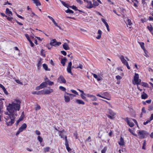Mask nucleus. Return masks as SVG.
Masks as SVG:
<instances>
[{
	"label": "nucleus",
	"mask_w": 153,
	"mask_h": 153,
	"mask_svg": "<svg viewBox=\"0 0 153 153\" xmlns=\"http://www.w3.org/2000/svg\"><path fill=\"white\" fill-rule=\"evenodd\" d=\"M76 103L79 104L84 105L85 104V102L83 101L80 100H76Z\"/></svg>",
	"instance_id": "aec40b11"
},
{
	"label": "nucleus",
	"mask_w": 153,
	"mask_h": 153,
	"mask_svg": "<svg viewBox=\"0 0 153 153\" xmlns=\"http://www.w3.org/2000/svg\"><path fill=\"white\" fill-rule=\"evenodd\" d=\"M44 51V50L43 49H42L41 50V53H40V54L41 55V56H44V57H45V53H44L43 52V51Z\"/></svg>",
	"instance_id": "5fc2aeb1"
},
{
	"label": "nucleus",
	"mask_w": 153,
	"mask_h": 153,
	"mask_svg": "<svg viewBox=\"0 0 153 153\" xmlns=\"http://www.w3.org/2000/svg\"><path fill=\"white\" fill-rule=\"evenodd\" d=\"M141 85L145 87H148V84L146 82H142L141 83Z\"/></svg>",
	"instance_id": "473e14b6"
},
{
	"label": "nucleus",
	"mask_w": 153,
	"mask_h": 153,
	"mask_svg": "<svg viewBox=\"0 0 153 153\" xmlns=\"http://www.w3.org/2000/svg\"><path fill=\"white\" fill-rule=\"evenodd\" d=\"M86 2H87L88 4V5L86 6L87 8L90 9L94 7L91 1L87 0V1H86Z\"/></svg>",
	"instance_id": "1a4fd4ad"
},
{
	"label": "nucleus",
	"mask_w": 153,
	"mask_h": 153,
	"mask_svg": "<svg viewBox=\"0 0 153 153\" xmlns=\"http://www.w3.org/2000/svg\"><path fill=\"white\" fill-rule=\"evenodd\" d=\"M59 89L62 91H66V88L65 87L62 86H60L59 87Z\"/></svg>",
	"instance_id": "09e8293b"
},
{
	"label": "nucleus",
	"mask_w": 153,
	"mask_h": 153,
	"mask_svg": "<svg viewBox=\"0 0 153 153\" xmlns=\"http://www.w3.org/2000/svg\"><path fill=\"white\" fill-rule=\"evenodd\" d=\"M33 1V3L35 4L36 5L38 6H39L41 5V3L39 2L38 0H32Z\"/></svg>",
	"instance_id": "4468645a"
},
{
	"label": "nucleus",
	"mask_w": 153,
	"mask_h": 153,
	"mask_svg": "<svg viewBox=\"0 0 153 153\" xmlns=\"http://www.w3.org/2000/svg\"><path fill=\"white\" fill-rule=\"evenodd\" d=\"M43 67L46 71H50V69L48 68L47 65L45 64H43Z\"/></svg>",
	"instance_id": "b1692460"
},
{
	"label": "nucleus",
	"mask_w": 153,
	"mask_h": 153,
	"mask_svg": "<svg viewBox=\"0 0 153 153\" xmlns=\"http://www.w3.org/2000/svg\"><path fill=\"white\" fill-rule=\"evenodd\" d=\"M69 7L75 10V11H77L78 9H77V7L74 5H73L72 6H69Z\"/></svg>",
	"instance_id": "79ce46f5"
},
{
	"label": "nucleus",
	"mask_w": 153,
	"mask_h": 153,
	"mask_svg": "<svg viewBox=\"0 0 153 153\" xmlns=\"http://www.w3.org/2000/svg\"><path fill=\"white\" fill-rule=\"evenodd\" d=\"M116 77L118 80H120L122 78V77L119 75L117 76H116Z\"/></svg>",
	"instance_id": "69168bd1"
},
{
	"label": "nucleus",
	"mask_w": 153,
	"mask_h": 153,
	"mask_svg": "<svg viewBox=\"0 0 153 153\" xmlns=\"http://www.w3.org/2000/svg\"><path fill=\"white\" fill-rule=\"evenodd\" d=\"M139 43L140 45L141 48L143 49H145V47L144 46V43L143 42H139Z\"/></svg>",
	"instance_id": "c9c22d12"
},
{
	"label": "nucleus",
	"mask_w": 153,
	"mask_h": 153,
	"mask_svg": "<svg viewBox=\"0 0 153 153\" xmlns=\"http://www.w3.org/2000/svg\"><path fill=\"white\" fill-rule=\"evenodd\" d=\"M71 91L74 94L76 95H78V93L75 90H71Z\"/></svg>",
	"instance_id": "bf43d9fd"
},
{
	"label": "nucleus",
	"mask_w": 153,
	"mask_h": 153,
	"mask_svg": "<svg viewBox=\"0 0 153 153\" xmlns=\"http://www.w3.org/2000/svg\"><path fill=\"white\" fill-rule=\"evenodd\" d=\"M101 20L102 21V22L105 24V26H108V24L106 22V21H105L104 19L103 18H102Z\"/></svg>",
	"instance_id": "de8ad7c7"
},
{
	"label": "nucleus",
	"mask_w": 153,
	"mask_h": 153,
	"mask_svg": "<svg viewBox=\"0 0 153 153\" xmlns=\"http://www.w3.org/2000/svg\"><path fill=\"white\" fill-rule=\"evenodd\" d=\"M64 98H65V101L66 102H68L70 101V98L69 96H66L65 95L64 96Z\"/></svg>",
	"instance_id": "cd10ccee"
},
{
	"label": "nucleus",
	"mask_w": 153,
	"mask_h": 153,
	"mask_svg": "<svg viewBox=\"0 0 153 153\" xmlns=\"http://www.w3.org/2000/svg\"><path fill=\"white\" fill-rule=\"evenodd\" d=\"M46 82H47V83H48V84L49 85H52L54 84L53 82L50 81V80H47Z\"/></svg>",
	"instance_id": "37998d69"
},
{
	"label": "nucleus",
	"mask_w": 153,
	"mask_h": 153,
	"mask_svg": "<svg viewBox=\"0 0 153 153\" xmlns=\"http://www.w3.org/2000/svg\"><path fill=\"white\" fill-rule=\"evenodd\" d=\"M41 108L40 106L39 105H37L36 106L35 108V110L36 111H37L38 110H39Z\"/></svg>",
	"instance_id": "052dcab7"
},
{
	"label": "nucleus",
	"mask_w": 153,
	"mask_h": 153,
	"mask_svg": "<svg viewBox=\"0 0 153 153\" xmlns=\"http://www.w3.org/2000/svg\"><path fill=\"white\" fill-rule=\"evenodd\" d=\"M142 2L143 7H145L146 6V3L145 2V0H142Z\"/></svg>",
	"instance_id": "c03bdc74"
},
{
	"label": "nucleus",
	"mask_w": 153,
	"mask_h": 153,
	"mask_svg": "<svg viewBox=\"0 0 153 153\" xmlns=\"http://www.w3.org/2000/svg\"><path fill=\"white\" fill-rule=\"evenodd\" d=\"M153 120V114H152L150 117L149 118L148 120L150 122L151 120Z\"/></svg>",
	"instance_id": "338daca9"
},
{
	"label": "nucleus",
	"mask_w": 153,
	"mask_h": 153,
	"mask_svg": "<svg viewBox=\"0 0 153 153\" xmlns=\"http://www.w3.org/2000/svg\"><path fill=\"white\" fill-rule=\"evenodd\" d=\"M107 150V147H105L101 151L102 153H105Z\"/></svg>",
	"instance_id": "8fccbe9b"
},
{
	"label": "nucleus",
	"mask_w": 153,
	"mask_h": 153,
	"mask_svg": "<svg viewBox=\"0 0 153 153\" xmlns=\"http://www.w3.org/2000/svg\"><path fill=\"white\" fill-rule=\"evenodd\" d=\"M0 87L2 88L5 94H8V93L2 84L0 83Z\"/></svg>",
	"instance_id": "6ab92c4d"
},
{
	"label": "nucleus",
	"mask_w": 153,
	"mask_h": 153,
	"mask_svg": "<svg viewBox=\"0 0 153 153\" xmlns=\"http://www.w3.org/2000/svg\"><path fill=\"white\" fill-rule=\"evenodd\" d=\"M58 80L60 83H65L66 81L64 77L62 75H60L58 78Z\"/></svg>",
	"instance_id": "0eeeda50"
},
{
	"label": "nucleus",
	"mask_w": 153,
	"mask_h": 153,
	"mask_svg": "<svg viewBox=\"0 0 153 153\" xmlns=\"http://www.w3.org/2000/svg\"><path fill=\"white\" fill-rule=\"evenodd\" d=\"M48 17L49 19H50L51 20H52V22H53V23L55 26H57V23L55 21L54 19L52 17L49 16H48Z\"/></svg>",
	"instance_id": "bb28decb"
},
{
	"label": "nucleus",
	"mask_w": 153,
	"mask_h": 153,
	"mask_svg": "<svg viewBox=\"0 0 153 153\" xmlns=\"http://www.w3.org/2000/svg\"><path fill=\"white\" fill-rule=\"evenodd\" d=\"M120 141L118 143L119 144L120 146H123L124 145L125 143L123 139L121 137L120 139Z\"/></svg>",
	"instance_id": "ddd939ff"
},
{
	"label": "nucleus",
	"mask_w": 153,
	"mask_h": 153,
	"mask_svg": "<svg viewBox=\"0 0 153 153\" xmlns=\"http://www.w3.org/2000/svg\"><path fill=\"white\" fill-rule=\"evenodd\" d=\"M83 94H80L81 97L83 100H87L86 97L84 96Z\"/></svg>",
	"instance_id": "680f3d73"
},
{
	"label": "nucleus",
	"mask_w": 153,
	"mask_h": 153,
	"mask_svg": "<svg viewBox=\"0 0 153 153\" xmlns=\"http://www.w3.org/2000/svg\"><path fill=\"white\" fill-rule=\"evenodd\" d=\"M61 52L62 54H63L64 56H65L66 55V52L64 51H61Z\"/></svg>",
	"instance_id": "774afa93"
},
{
	"label": "nucleus",
	"mask_w": 153,
	"mask_h": 153,
	"mask_svg": "<svg viewBox=\"0 0 153 153\" xmlns=\"http://www.w3.org/2000/svg\"><path fill=\"white\" fill-rule=\"evenodd\" d=\"M151 26H147V28L150 31H151V30H152L153 29V27H152V25H151Z\"/></svg>",
	"instance_id": "e2e57ef3"
},
{
	"label": "nucleus",
	"mask_w": 153,
	"mask_h": 153,
	"mask_svg": "<svg viewBox=\"0 0 153 153\" xmlns=\"http://www.w3.org/2000/svg\"><path fill=\"white\" fill-rule=\"evenodd\" d=\"M61 2L62 3V4L65 6V7H66L67 8H68L69 7V5L66 4L65 2L63 1H61Z\"/></svg>",
	"instance_id": "72a5a7b5"
},
{
	"label": "nucleus",
	"mask_w": 153,
	"mask_h": 153,
	"mask_svg": "<svg viewBox=\"0 0 153 153\" xmlns=\"http://www.w3.org/2000/svg\"><path fill=\"white\" fill-rule=\"evenodd\" d=\"M97 33L99 34V35L96 37V38L97 39H99L101 37L102 32L100 30H99L98 31Z\"/></svg>",
	"instance_id": "412c9836"
},
{
	"label": "nucleus",
	"mask_w": 153,
	"mask_h": 153,
	"mask_svg": "<svg viewBox=\"0 0 153 153\" xmlns=\"http://www.w3.org/2000/svg\"><path fill=\"white\" fill-rule=\"evenodd\" d=\"M7 19L8 20L11 22H13V20L15 21L16 20L15 19H14L12 17H7Z\"/></svg>",
	"instance_id": "a19ab883"
},
{
	"label": "nucleus",
	"mask_w": 153,
	"mask_h": 153,
	"mask_svg": "<svg viewBox=\"0 0 153 153\" xmlns=\"http://www.w3.org/2000/svg\"><path fill=\"white\" fill-rule=\"evenodd\" d=\"M43 91L42 94H49L53 92V90L49 88V89L42 90Z\"/></svg>",
	"instance_id": "423d86ee"
},
{
	"label": "nucleus",
	"mask_w": 153,
	"mask_h": 153,
	"mask_svg": "<svg viewBox=\"0 0 153 153\" xmlns=\"http://www.w3.org/2000/svg\"><path fill=\"white\" fill-rule=\"evenodd\" d=\"M126 23V24L127 25H129V26L131 25L132 24L131 20L129 19H127Z\"/></svg>",
	"instance_id": "f704fd0d"
},
{
	"label": "nucleus",
	"mask_w": 153,
	"mask_h": 153,
	"mask_svg": "<svg viewBox=\"0 0 153 153\" xmlns=\"http://www.w3.org/2000/svg\"><path fill=\"white\" fill-rule=\"evenodd\" d=\"M43 91L42 90L39 91H35L32 92V94H36L37 95H41L42 94Z\"/></svg>",
	"instance_id": "4be33fe9"
},
{
	"label": "nucleus",
	"mask_w": 153,
	"mask_h": 153,
	"mask_svg": "<svg viewBox=\"0 0 153 153\" xmlns=\"http://www.w3.org/2000/svg\"><path fill=\"white\" fill-rule=\"evenodd\" d=\"M99 5V4L97 1H95L94 2L93 5L94 6L93 7H95L96 6H98Z\"/></svg>",
	"instance_id": "58836bf2"
},
{
	"label": "nucleus",
	"mask_w": 153,
	"mask_h": 153,
	"mask_svg": "<svg viewBox=\"0 0 153 153\" xmlns=\"http://www.w3.org/2000/svg\"><path fill=\"white\" fill-rule=\"evenodd\" d=\"M146 146V140H144V142L143 143V146L142 149H146V148H145Z\"/></svg>",
	"instance_id": "864d4df0"
},
{
	"label": "nucleus",
	"mask_w": 153,
	"mask_h": 153,
	"mask_svg": "<svg viewBox=\"0 0 153 153\" xmlns=\"http://www.w3.org/2000/svg\"><path fill=\"white\" fill-rule=\"evenodd\" d=\"M85 96H87V97H93L94 98V100H96V97L93 95H90V94H86V95H84Z\"/></svg>",
	"instance_id": "7c9ffc66"
},
{
	"label": "nucleus",
	"mask_w": 153,
	"mask_h": 153,
	"mask_svg": "<svg viewBox=\"0 0 153 153\" xmlns=\"http://www.w3.org/2000/svg\"><path fill=\"white\" fill-rule=\"evenodd\" d=\"M25 35L29 41L31 40L29 37V36L26 33L25 34Z\"/></svg>",
	"instance_id": "6e6d98bb"
},
{
	"label": "nucleus",
	"mask_w": 153,
	"mask_h": 153,
	"mask_svg": "<svg viewBox=\"0 0 153 153\" xmlns=\"http://www.w3.org/2000/svg\"><path fill=\"white\" fill-rule=\"evenodd\" d=\"M37 138H38V140L40 142V143H41L42 142L43 139L40 136H38V137Z\"/></svg>",
	"instance_id": "49530a36"
},
{
	"label": "nucleus",
	"mask_w": 153,
	"mask_h": 153,
	"mask_svg": "<svg viewBox=\"0 0 153 153\" xmlns=\"http://www.w3.org/2000/svg\"><path fill=\"white\" fill-rule=\"evenodd\" d=\"M3 106V102L1 101V99H0V114H2L3 112L2 110Z\"/></svg>",
	"instance_id": "a211bd4d"
},
{
	"label": "nucleus",
	"mask_w": 153,
	"mask_h": 153,
	"mask_svg": "<svg viewBox=\"0 0 153 153\" xmlns=\"http://www.w3.org/2000/svg\"><path fill=\"white\" fill-rule=\"evenodd\" d=\"M143 94H142L141 97L142 99H146L148 97V95L144 92H143Z\"/></svg>",
	"instance_id": "a878e982"
},
{
	"label": "nucleus",
	"mask_w": 153,
	"mask_h": 153,
	"mask_svg": "<svg viewBox=\"0 0 153 153\" xmlns=\"http://www.w3.org/2000/svg\"><path fill=\"white\" fill-rule=\"evenodd\" d=\"M30 13H31V14L30 15V16L31 17H33L34 16H37V15H36L32 10H30Z\"/></svg>",
	"instance_id": "3c124183"
},
{
	"label": "nucleus",
	"mask_w": 153,
	"mask_h": 153,
	"mask_svg": "<svg viewBox=\"0 0 153 153\" xmlns=\"http://www.w3.org/2000/svg\"><path fill=\"white\" fill-rule=\"evenodd\" d=\"M63 47L65 50H68L70 49V48L68 45L66 43H64L62 45Z\"/></svg>",
	"instance_id": "2eb2a0df"
},
{
	"label": "nucleus",
	"mask_w": 153,
	"mask_h": 153,
	"mask_svg": "<svg viewBox=\"0 0 153 153\" xmlns=\"http://www.w3.org/2000/svg\"><path fill=\"white\" fill-rule=\"evenodd\" d=\"M127 124L131 127H133L134 126V123L132 122H131L129 120H127Z\"/></svg>",
	"instance_id": "393cba45"
},
{
	"label": "nucleus",
	"mask_w": 153,
	"mask_h": 153,
	"mask_svg": "<svg viewBox=\"0 0 153 153\" xmlns=\"http://www.w3.org/2000/svg\"><path fill=\"white\" fill-rule=\"evenodd\" d=\"M109 113L110 115H112L114 116L115 115V114L111 110H109Z\"/></svg>",
	"instance_id": "a18cd8bd"
},
{
	"label": "nucleus",
	"mask_w": 153,
	"mask_h": 153,
	"mask_svg": "<svg viewBox=\"0 0 153 153\" xmlns=\"http://www.w3.org/2000/svg\"><path fill=\"white\" fill-rule=\"evenodd\" d=\"M137 134L140 138H146L149 135V133L144 130H139Z\"/></svg>",
	"instance_id": "7ed1b4c3"
},
{
	"label": "nucleus",
	"mask_w": 153,
	"mask_h": 153,
	"mask_svg": "<svg viewBox=\"0 0 153 153\" xmlns=\"http://www.w3.org/2000/svg\"><path fill=\"white\" fill-rule=\"evenodd\" d=\"M65 12L67 13H74V11L73 10H70L69 9H68L67 10H66L65 11Z\"/></svg>",
	"instance_id": "ea45409f"
},
{
	"label": "nucleus",
	"mask_w": 153,
	"mask_h": 153,
	"mask_svg": "<svg viewBox=\"0 0 153 153\" xmlns=\"http://www.w3.org/2000/svg\"><path fill=\"white\" fill-rule=\"evenodd\" d=\"M9 114L8 113V112H5V114L6 115H9V116H7V118H6L5 119L6 120H7V119H9V118L10 117V115L11 113H10L9 112Z\"/></svg>",
	"instance_id": "4d7b16f0"
},
{
	"label": "nucleus",
	"mask_w": 153,
	"mask_h": 153,
	"mask_svg": "<svg viewBox=\"0 0 153 153\" xmlns=\"http://www.w3.org/2000/svg\"><path fill=\"white\" fill-rule=\"evenodd\" d=\"M15 102H13L12 104L10 103L7 106V109L8 111L16 112V111L19 110L21 102L18 100H15Z\"/></svg>",
	"instance_id": "f257e3e1"
},
{
	"label": "nucleus",
	"mask_w": 153,
	"mask_h": 153,
	"mask_svg": "<svg viewBox=\"0 0 153 153\" xmlns=\"http://www.w3.org/2000/svg\"><path fill=\"white\" fill-rule=\"evenodd\" d=\"M120 59L121 61L122 62V63L124 65L128 62L126 61V60L124 59L123 56H121L120 57Z\"/></svg>",
	"instance_id": "9d476101"
},
{
	"label": "nucleus",
	"mask_w": 153,
	"mask_h": 153,
	"mask_svg": "<svg viewBox=\"0 0 153 153\" xmlns=\"http://www.w3.org/2000/svg\"><path fill=\"white\" fill-rule=\"evenodd\" d=\"M139 75L137 74H135V75L134 76V80L132 81L133 84L135 85L136 84L138 85L139 84Z\"/></svg>",
	"instance_id": "20e7f679"
},
{
	"label": "nucleus",
	"mask_w": 153,
	"mask_h": 153,
	"mask_svg": "<svg viewBox=\"0 0 153 153\" xmlns=\"http://www.w3.org/2000/svg\"><path fill=\"white\" fill-rule=\"evenodd\" d=\"M27 125L26 123H23L19 128V131H22L24 129H25L27 127Z\"/></svg>",
	"instance_id": "f8f14e48"
},
{
	"label": "nucleus",
	"mask_w": 153,
	"mask_h": 153,
	"mask_svg": "<svg viewBox=\"0 0 153 153\" xmlns=\"http://www.w3.org/2000/svg\"><path fill=\"white\" fill-rule=\"evenodd\" d=\"M128 131L130 132L131 133L132 135H133L134 136L137 137V135L135 133H133V130H132L130 128H129L128 129Z\"/></svg>",
	"instance_id": "e433bc0d"
},
{
	"label": "nucleus",
	"mask_w": 153,
	"mask_h": 153,
	"mask_svg": "<svg viewBox=\"0 0 153 153\" xmlns=\"http://www.w3.org/2000/svg\"><path fill=\"white\" fill-rule=\"evenodd\" d=\"M50 147H48L44 148V150L45 152H48L49 151Z\"/></svg>",
	"instance_id": "603ef678"
},
{
	"label": "nucleus",
	"mask_w": 153,
	"mask_h": 153,
	"mask_svg": "<svg viewBox=\"0 0 153 153\" xmlns=\"http://www.w3.org/2000/svg\"><path fill=\"white\" fill-rule=\"evenodd\" d=\"M67 59L66 58H62L61 61V63L62 65L63 66H64L65 65V62L66 61Z\"/></svg>",
	"instance_id": "5701e85b"
},
{
	"label": "nucleus",
	"mask_w": 153,
	"mask_h": 153,
	"mask_svg": "<svg viewBox=\"0 0 153 153\" xmlns=\"http://www.w3.org/2000/svg\"><path fill=\"white\" fill-rule=\"evenodd\" d=\"M68 142L67 138V137H65V145L66 147V148L68 152H71V149L69 147L68 145Z\"/></svg>",
	"instance_id": "6e6552de"
},
{
	"label": "nucleus",
	"mask_w": 153,
	"mask_h": 153,
	"mask_svg": "<svg viewBox=\"0 0 153 153\" xmlns=\"http://www.w3.org/2000/svg\"><path fill=\"white\" fill-rule=\"evenodd\" d=\"M48 85V83L46 81H45L42 82L40 84V86H41V88H44L45 87H47Z\"/></svg>",
	"instance_id": "dca6fc26"
},
{
	"label": "nucleus",
	"mask_w": 153,
	"mask_h": 153,
	"mask_svg": "<svg viewBox=\"0 0 153 153\" xmlns=\"http://www.w3.org/2000/svg\"><path fill=\"white\" fill-rule=\"evenodd\" d=\"M11 114L10 115V117L9 118V119H10V121L8 122H7V126H9L12 125L14 122V119L15 117H14V115L15 114V112L13 111L10 112V111H8ZM8 119H7L8 120Z\"/></svg>",
	"instance_id": "f03ea898"
},
{
	"label": "nucleus",
	"mask_w": 153,
	"mask_h": 153,
	"mask_svg": "<svg viewBox=\"0 0 153 153\" xmlns=\"http://www.w3.org/2000/svg\"><path fill=\"white\" fill-rule=\"evenodd\" d=\"M67 72H68V73H70L71 75H73V74L72 73L71 71V68H70V67L69 68V67H67Z\"/></svg>",
	"instance_id": "4c0bfd02"
},
{
	"label": "nucleus",
	"mask_w": 153,
	"mask_h": 153,
	"mask_svg": "<svg viewBox=\"0 0 153 153\" xmlns=\"http://www.w3.org/2000/svg\"><path fill=\"white\" fill-rule=\"evenodd\" d=\"M61 44L60 42H57L56 39H52L51 41L50 44L51 45L55 47L59 46Z\"/></svg>",
	"instance_id": "39448f33"
},
{
	"label": "nucleus",
	"mask_w": 153,
	"mask_h": 153,
	"mask_svg": "<svg viewBox=\"0 0 153 153\" xmlns=\"http://www.w3.org/2000/svg\"><path fill=\"white\" fill-rule=\"evenodd\" d=\"M143 50L144 51L145 54L144 55L146 56V57H148L149 56L148 55L147 53V51L145 49H143Z\"/></svg>",
	"instance_id": "13d9d810"
},
{
	"label": "nucleus",
	"mask_w": 153,
	"mask_h": 153,
	"mask_svg": "<svg viewBox=\"0 0 153 153\" xmlns=\"http://www.w3.org/2000/svg\"><path fill=\"white\" fill-rule=\"evenodd\" d=\"M148 108V110L149 111H151L153 110V102H152V104L149 106Z\"/></svg>",
	"instance_id": "2f4dec72"
},
{
	"label": "nucleus",
	"mask_w": 153,
	"mask_h": 153,
	"mask_svg": "<svg viewBox=\"0 0 153 153\" xmlns=\"http://www.w3.org/2000/svg\"><path fill=\"white\" fill-rule=\"evenodd\" d=\"M5 13L6 14L9 15V16H10V15L11 16H12L13 15L11 11L8 8H6Z\"/></svg>",
	"instance_id": "f3484780"
},
{
	"label": "nucleus",
	"mask_w": 153,
	"mask_h": 153,
	"mask_svg": "<svg viewBox=\"0 0 153 153\" xmlns=\"http://www.w3.org/2000/svg\"><path fill=\"white\" fill-rule=\"evenodd\" d=\"M42 62L41 60H39L37 65L38 69L39 70L41 66Z\"/></svg>",
	"instance_id": "c756f323"
},
{
	"label": "nucleus",
	"mask_w": 153,
	"mask_h": 153,
	"mask_svg": "<svg viewBox=\"0 0 153 153\" xmlns=\"http://www.w3.org/2000/svg\"><path fill=\"white\" fill-rule=\"evenodd\" d=\"M59 132L60 133L59 136L61 138H64V137L65 138V137H67L65 135V132L60 131H59Z\"/></svg>",
	"instance_id": "9b49d317"
},
{
	"label": "nucleus",
	"mask_w": 153,
	"mask_h": 153,
	"mask_svg": "<svg viewBox=\"0 0 153 153\" xmlns=\"http://www.w3.org/2000/svg\"><path fill=\"white\" fill-rule=\"evenodd\" d=\"M107 116L109 118L111 119H113L114 118V116L108 115Z\"/></svg>",
	"instance_id": "0e129e2a"
},
{
	"label": "nucleus",
	"mask_w": 153,
	"mask_h": 153,
	"mask_svg": "<svg viewBox=\"0 0 153 153\" xmlns=\"http://www.w3.org/2000/svg\"><path fill=\"white\" fill-rule=\"evenodd\" d=\"M23 118H24V115L22 116V115H21V116H20V117L19 119L17 121L16 123V125H18V124L19 123V122L20 121H22V120Z\"/></svg>",
	"instance_id": "c85d7f7f"
}]
</instances>
